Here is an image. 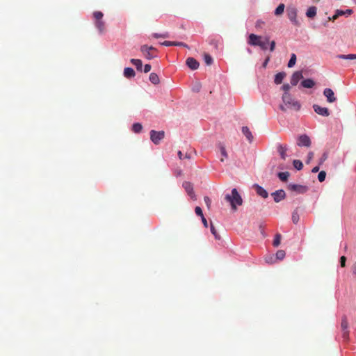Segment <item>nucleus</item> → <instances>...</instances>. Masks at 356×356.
Wrapping results in <instances>:
<instances>
[{
  "label": "nucleus",
  "mask_w": 356,
  "mask_h": 356,
  "mask_svg": "<svg viewBox=\"0 0 356 356\" xmlns=\"http://www.w3.org/2000/svg\"><path fill=\"white\" fill-rule=\"evenodd\" d=\"M269 40V36H261L251 33L248 37L247 42L251 46L259 47L261 50L265 51L268 49Z\"/></svg>",
  "instance_id": "obj_1"
},
{
  "label": "nucleus",
  "mask_w": 356,
  "mask_h": 356,
  "mask_svg": "<svg viewBox=\"0 0 356 356\" xmlns=\"http://www.w3.org/2000/svg\"><path fill=\"white\" fill-rule=\"evenodd\" d=\"M282 99L283 104L280 106V108L282 111H286L287 109L298 111L300 108V103L294 99L289 92H284Z\"/></svg>",
  "instance_id": "obj_2"
},
{
  "label": "nucleus",
  "mask_w": 356,
  "mask_h": 356,
  "mask_svg": "<svg viewBox=\"0 0 356 356\" xmlns=\"http://www.w3.org/2000/svg\"><path fill=\"white\" fill-rule=\"evenodd\" d=\"M225 199L230 203L233 210H236L237 206H241L243 204L242 197L236 188L232 190L231 194H227Z\"/></svg>",
  "instance_id": "obj_3"
},
{
  "label": "nucleus",
  "mask_w": 356,
  "mask_h": 356,
  "mask_svg": "<svg viewBox=\"0 0 356 356\" xmlns=\"http://www.w3.org/2000/svg\"><path fill=\"white\" fill-rule=\"evenodd\" d=\"M298 10L295 6H289L286 9V14L289 19L294 25L298 26L300 23L297 19Z\"/></svg>",
  "instance_id": "obj_4"
},
{
  "label": "nucleus",
  "mask_w": 356,
  "mask_h": 356,
  "mask_svg": "<svg viewBox=\"0 0 356 356\" xmlns=\"http://www.w3.org/2000/svg\"><path fill=\"white\" fill-rule=\"evenodd\" d=\"M140 51L144 56L148 60H151L156 56L154 54L156 49L152 46L143 45L140 47Z\"/></svg>",
  "instance_id": "obj_5"
},
{
  "label": "nucleus",
  "mask_w": 356,
  "mask_h": 356,
  "mask_svg": "<svg viewBox=\"0 0 356 356\" xmlns=\"http://www.w3.org/2000/svg\"><path fill=\"white\" fill-rule=\"evenodd\" d=\"M165 133L163 131H156L152 130L150 131L151 140L156 145L159 144L160 141L164 138Z\"/></svg>",
  "instance_id": "obj_6"
},
{
  "label": "nucleus",
  "mask_w": 356,
  "mask_h": 356,
  "mask_svg": "<svg viewBox=\"0 0 356 356\" xmlns=\"http://www.w3.org/2000/svg\"><path fill=\"white\" fill-rule=\"evenodd\" d=\"M313 108H314V111L320 115H322L324 117H327V116L330 115V111H329L328 108L326 107H322V106H320L319 105L314 104Z\"/></svg>",
  "instance_id": "obj_7"
},
{
  "label": "nucleus",
  "mask_w": 356,
  "mask_h": 356,
  "mask_svg": "<svg viewBox=\"0 0 356 356\" xmlns=\"http://www.w3.org/2000/svg\"><path fill=\"white\" fill-rule=\"evenodd\" d=\"M297 145L298 146L309 147L311 145V140L307 135H301L298 139Z\"/></svg>",
  "instance_id": "obj_8"
},
{
  "label": "nucleus",
  "mask_w": 356,
  "mask_h": 356,
  "mask_svg": "<svg viewBox=\"0 0 356 356\" xmlns=\"http://www.w3.org/2000/svg\"><path fill=\"white\" fill-rule=\"evenodd\" d=\"M323 95L329 103H333L337 100L333 90L330 88H325L323 91Z\"/></svg>",
  "instance_id": "obj_9"
},
{
  "label": "nucleus",
  "mask_w": 356,
  "mask_h": 356,
  "mask_svg": "<svg viewBox=\"0 0 356 356\" xmlns=\"http://www.w3.org/2000/svg\"><path fill=\"white\" fill-rule=\"evenodd\" d=\"M183 187L188 193V195L191 197V199L195 200V195L193 192V188L192 184L190 182L184 181L183 183Z\"/></svg>",
  "instance_id": "obj_10"
},
{
  "label": "nucleus",
  "mask_w": 356,
  "mask_h": 356,
  "mask_svg": "<svg viewBox=\"0 0 356 356\" xmlns=\"http://www.w3.org/2000/svg\"><path fill=\"white\" fill-rule=\"evenodd\" d=\"M272 196L275 202H280L285 198L286 193L283 190H277L272 193Z\"/></svg>",
  "instance_id": "obj_11"
},
{
  "label": "nucleus",
  "mask_w": 356,
  "mask_h": 356,
  "mask_svg": "<svg viewBox=\"0 0 356 356\" xmlns=\"http://www.w3.org/2000/svg\"><path fill=\"white\" fill-rule=\"evenodd\" d=\"M253 187L255 189V191L258 195L261 196L263 198L268 197V193L263 187L260 186L258 184H254Z\"/></svg>",
  "instance_id": "obj_12"
},
{
  "label": "nucleus",
  "mask_w": 356,
  "mask_h": 356,
  "mask_svg": "<svg viewBox=\"0 0 356 356\" xmlns=\"http://www.w3.org/2000/svg\"><path fill=\"white\" fill-rule=\"evenodd\" d=\"M341 327L343 332V337L344 339H346L348 336V321H347V318L346 316H344L341 320Z\"/></svg>",
  "instance_id": "obj_13"
},
{
  "label": "nucleus",
  "mask_w": 356,
  "mask_h": 356,
  "mask_svg": "<svg viewBox=\"0 0 356 356\" xmlns=\"http://www.w3.org/2000/svg\"><path fill=\"white\" fill-rule=\"evenodd\" d=\"M302 78V74L300 71L295 72L291 76V83L293 86H296L299 81Z\"/></svg>",
  "instance_id": "obj_14"
},
{
  "label": "nucleus",
  "mask_w": 356,
  "mask_h": 356,
  "mask_svg": "<svg viewBox=\"0 0 356 356\" xmlns=\"http://www.w3.org/2000/svg\"><path fill=\"white\" fill-rule=\"evenodd\" d=\"M289 188L293 191H296L299 193H304L307 191V187L298 184H289Z\"/></svg>",
  "instance_id": "obj_15"
},
{
  "label": "nucleus",
  "mask_w": 356,
  "mask_h": 356,
  "mask_svg": "<svg viewBox=\"0 0 356 356\" xmlns=\"http://www.w3.org/2000/svg\"><path fill=\"white\" fill-rule=\"evenodd\" d=\"M186 65L191 70H196L199 67V63L193 58H188L186 60Z\"/></svg>",
  "instance_id": "obj_16"
},
{
  "label": "nucleus",
  "mask_w": 356,
  "mask_h": 356,
  "mask_svg": "<svg viewBox=\"0 0 356 356\" xmlns=\"http://www.w3.org/2000/svg\"><path fill=\"white\" fill-rule=\"evenodd\" d=\"M286 151H287V147L286 145H279L277 147V152H279L281 158L283 160H285L287 155H286Z\"/></svg>",
  "instance_id": "obj_17"
},
{
  "label": "nucleus",
  "mask_w": 356,
  "mask_h": 356,
  "mask_svg": "<svg viewBox=\"0 0 356 356\" xmlns=\"http://www.w3.org/2000/svg\"><path fill=\"white\" fill-rule=\"evenodd\" d=\"M242 133L250 143L252 141L253 136L248 127H242Z\"/></svg>",
  "instance_id": "obj_18"
},
{
  "label": "nucleus",
  "mask_w": 356,
  "mask_h": 356,
  "mask_svg": "<svg viewBox=\"0 0 356 356\" xmlns=\"http://www.w3.org/2000/svg\"><path fill=\"white\" fill-rule=\"evenodd\" d=\"M314 85V81L311 79H305L301 82V86L305 88H312Z\"/></svg>",
  "instance_id": "obj_19"
},
{
  "label": "nucleus",
  "mask_w": 356,
  "mask_h": 356,
  "mask_svg": "<svg viewBox=\"0 0 356 356\" xmlns=\"http://www.w3.org/2000/svg\"><path fill=\"white\" fill-rule=\"evenodd\" d=\"M161 45L170 47V46H183L187 47V44L183 42H171V41H164L161 43Z\"/></svg>",
  "instance_id": "obj_20"
},
{
  "label": "nucleus",
  "mask_w": 356,
  "mask_h": 356,
  "mask_svg": "<svg viewBox=\"0 0 356 356\" xmlns=\"http://www.w3.org/2000/svg\"><path fill=\"white\" fill-rule=\"evenodd\" d=\"M316 13L317 8L315 6H311L307 9L306 12V15L309 18H313L316 15Z\"/></svg>",
  "instance_id": "obj_21"
},
{
  "label": "nucleus",
  "mask_w": 356,
  "mask_h": 356,
  "mask_svg": "<svg viewBox=\"0 0 356 356\" xmlns=\"http://www.w3.org/2000/svg\"><path fill=\"white\" fill-rule=\"evenodd\" d=\"M135 72L134 70L131 68V67H126L124 68V76L126 77V78H132L135 76Z\"/></svg>",
  "instance_id": "obj_22"
},
{
  "label": "nucleus",
  "mask_w": 356,
  "mask_h": 356,
  "mask_svg": "<svg viewBox=\"0 0 356 356\" xmlns=\"http://www.w3.org/2000/svg\"><path fill=\"white\" fill-rule=\"evenodd\" d=\"M286 76V74L284 72H279L277 74H275V83L276 84H280L283 79H284V77Z\"/></svg>",
  "instance_id": "obj_23"
},
{
  "label": "nucleus",
  "mask_w": 356,
  "mask_h": 356,
  "mask_svg": "<svg viewBox=\"0 0 356 356\" xmlns=\"http://www.w3.org/2000/svg\"><path fill=\"white\" fill-rule=\"evenodd\" d=\"M338 58L344 59V60H354L356 59V54H339L337 56Z\"/></svg>",
  "instance_id": "obj_24"
},
{
  "label": "nucleus",
  "mask_w": 356,
  "mask_h": 356,
  "mask_svg": "<svg viewBox=\"0 0 356 356\" xmlns=\"http://www.w3.org/2000/svg\"><path fill=\"white\" fill-rule=\"evenodd\" d=\"M130 62L134 65L136 66L137 70H138V71H141L142 70L143 63H142L141 60L132 58V59H131Z\"/></svg>",
  "instance_id": "obj_25"
},
{
  "label": "nucleus",
  "mask_w": 356,
  "mask_h": 356,
  "mask_svg": "<svg viewBox=\"0 0 356 356\" xmlns=\"http://www.w3.org/2000/svg\"><path fill=\"white\" fill-rule=\"evenodd\" d=\"M149 81L154 85L158 84L159 83V76L156 73H151L149 74Z\"/></svg>",
  "instance_id": "obj_26"
},
{
  "label": "nucleus",
  "mask_w": 356,
  "mask_h": 356,
  "mask_svg": "<svg viewBox=\"0 0 356 356\" xmlns=\"http://www.w3.org/2000/svg\"><path fill=\"white\" fill-rule=\"evenodd\" d=\"M285 6L284 3H280L275 10V15L277 16L281 15L284 10Z\"/></svg>",
  "instance_id": "obj_27"
},
{
  "label": "nucleus",
  "mask_w": 356,
  "mask_h": 356,
  "mask_svg": "<svg viewBox=\"0 0 356 356\" xmlns=\"http://www.w3.org/2000/svg\"><path fill=\"white\" fill-rule=\"evenodd\" d=\"M285 257V252L282 250H278L276 254H275V259H276V261L277 260H282Z\"/></svg>",
  "instance_id": "obj_28"
},
{
  "label": "nucleus",
  "mask_w": 356,
  "mask_h": 356,
  "mask_svg": "<svg viewBox=\"0 0 356 356\" xmlns=\"http://www.w3.org/2000/svg\"><path fill=\"white\" fill-rule=\"evenodd\" d=\"M282 236L280 234H276L273 242V245L275 247H277L281 242Z\"/></svg>",
  "instance_id": "obj_29"
},
{
  "label": "nucleus",
  "mask_w": 356,
  "mask_h": 356,
  "mask_svg": "<svg viewBox=\"0 0 356 356\" xmlns=\"http://www.w3.org/2000/svg\"><path fill=\"white\" fill-rule=\"evenodd\" d=\"M220 154L222 155V158L220 159V161L223 162L225 159L227 158V153L224 146L220 145Z\"/></svg>",
  "instance_id": "obj_30"
},
{
  "label": "nucleus",
  "mask_w": 356,
  "mask_h": 356,
  "mask_svg": "<svg viewBox=\"0 0 356 356\" xmlns=\"http://www.w3.org/2000/svg\"><path fill=\"white\" fill-rule=\"evenodd\" d=\"M265 261L268 264H274L276 262V259H275V257L274 255L273 254H269V255H267L265 257Z\"/></svg>",
  "instance_id": "obj_31"
},
{
  "label": "nucleus",
  "mask_w": 356,
  "mask_h": 356,
  "mask_svg": "<svg viewBox=\"0 0 356 356\" xmlns=\"http://www.w3.org/2000/svg\"><path fill=\"white\" fill-rule=\"evenodd\" d=\"M296 62V56L295 54H292L291 56V58L288 63V67H293Z\"/></svg>",
  "instance_id": "obj_32"
},
{
  "label": "nucleus",
  "mask_w": 356,
  "mask_h": 356,
  "mask_svg": "<svg viewBox=\"0 0 356 356\" xmlns=\"http://www.w3.org/2000/svg\"><path fill=\"white\" fill-rule=\"evenodd\" d=\"M345 15L344 10H337L335 12V14L332 16V18H330V20H335L337 19L339 16Z\"/></svg>",
  "instance_id": "obj_33"
},
{
  "label": "nucleus",
  "mask_w": 356,
  "mask_h": 356,
  "mask_svg": "<svg viewBox=\"0 0 356 356\" xmlns=\"http://www.w3.org/2000/svg\"><path fill=\"white\" fill-rule=\"evenodd\" d=\"M289 173L288 172H282L278 174V177L282 181H286L288 179Z\"/></svg>",
  "instance_id": "obj_34"
},
{
  "label": "nucleus",
  "mask_w": 356,
  "mask_h": 356,
  "mask_svg": "<svg viewBox=\"0 0 356 356\" xmlns=\"http://www.w3.org/2000/svg\"><path fill=\"white\" fill-rule=\"evenodd\" d=\"M204 60L205 63H206L207 65H211V64H212V63H213V58H212V57H211L210 55L207 54H205L204 55Z\"/></svg>",
  "instance_id": "obj_35"
},
{
  "label": "nucleus",
  "mask_w": 356,
  "mask_h": 356,
  "mask_svg": "<svg viewBox=\"0 0 356 356\" xmlns=\"http://www.w3.org/2000/svg\"><path fill=\"white\" fill-rule=\"evenodd\" d=\"M142 129V125L140 123H134L132 126V130L135 133H139Z\"/></svg>",
  "instance_id": "obj_36"
},
{
  "label": "nucleus",
  "mask_w": 356,
  "mask_h": 356,
  "mask_svg": "<svg viewBox=\"0 0 356 356\" xmlns=\"http://www.w3.org/2000/svg\"><path fill=\"white\" fill-rule=\"evenodd\" d=\"M95 25H96V27L98 29V30L100 32H102L104 31V22L102 20H101V21H96Z\"/></svg>",
  "instance_id": "obj_37"
},
{
  "label": "nucleus",
  "mask_w": 356,
  "mask_h": 356,
  "mask_svg": "<svg viewBox=\"0 0 356 356\" xmlns=\"http://www.w3.org/2000/svg\"><path fill=\"white\" fill-rule=\"evenodd\" d=\"M293 166L295 168L300 170L303 168V164L300 160H294Z\"/></svg>",
  "instance_id": "obj_38"
},
{
  "label": "nucleus",
  "mask_w": 356,
  "mask_h": 356,
  "mask_svg": "<svg viewBox=\"0 0 356 356\" xmlns=\"http://www.w3.org/2000/svg\"><path fill=\"white\" fill-rule=\"evenodd\" d=\"M93 16L96 19V21H101L103 17V13L100 11H95L93 13Z\"/></svg>",
  "instance_id": "obj_39"
},
{
  "label": "nucleus",
  "mask_w": 356,
  "mask_h": 356,
  "mask_svg": "<svg viewBox=\"0 0 356 356\" xmlns=\"http://www.w3.org/2000/svg\"><path fill=\"white\" fill-rule=\"evenodd\" d=\"M326 173L325 171H321L318 175V179L320 182L323 181L325 179Z\"/></svg>",
  "instance_id": "obj_40"
},
{
  "label": "nucleus",
  "mask_w": 356,
  "mask_h": 356,
  "mask_svg": "<svg viewBox=\"0 0 356 356\" xmlns=\"http://www.w3.org/2000/svg\"><path fill=\"white\" fill-rule=\"evenodd\" d=\"M210 229H211V232L212 233V234L215 236V238L216 239H219L220 238V236L219 235L217 234V232L214 227V226L211 224V227H210Z\"/></svg>",
  "instance_id": "obj_41"
},
{
  "label": "nucleus",
  "mask_w": 356,
  "mask_h": 356,
  "mask_svg": "<svg viewBox=\"0 0 356 356\" xmlns=\"http://www.w3.org/2000/svg\"><path fill=\"white\" fill-rule=\"evenodd\" d=\"M299 220V216L297 212H293L292 213V221L293 223L296 224Z\"/></svg>",
  "instance_id": "obj_42"
},
{
  "label": "nucleus",
  "mask_w": 356,
  "mask_h": 356,
  "mask_svg": "<svg viewBox=\"0 0 356 356\" xmlns=\"http://www.w3.org/2000/svg\"><path fill=\"white\" fill-rule=\"evenodd\" d=\"M195 212L197 216H199L200 217L204 216L203 213H202V209L200 207H195Z\"/></svg>",
  "instance_id": "obj_43"
},
{
  "label": "nucleus",
  "mask_w": 356,
  "mask_h": 356,
  "mask_svg": "<svg viewBox=\"0 0 356 356\" xmlns=\"http://www.w3.org/2000/svg\"><path fill=\"white\" fill-rule=\"evenodd\" d=\"M313 158H314V152H309L307 154V159L306 163H309L311 162V161L313 159Z\"/></svg>",
  "instance_id": "obj_44"
},
{
  "label": "nucleus",
  "mask_w": 356,
  "mask_h": 356,
  "mask_svg": "<svg viewBox=\"0 0 356 356\" xmlns=\"http://www.w3.org/2000/svg\"><path fill=\"white\" fill-rule=\"evenodd\" d=\"M264 24V22L262 20H257L255 23V27L257 29H260L262 28V25Z\"/></svg>",
  "instance_id": "obj_45"
},
{
  "label": "nucleus",
  "mask_w": 356,
  "mask_h": 356,
  "mask_svg": "<svg viewBox=\"0 0 356 356\" xmlns=\"http://www.w3.org/2000/svg\"><path fill=\"white\" fill-rule=\"evenodd\" d=\"M204 202L207 205V207L209 209L211 204V200L209 197H204Z\"/></svg>",
  "instance_id": "obj_46"
},
{
  "label": "nucleus",
  "mask_w": 356,
  "mask_h": 356,
  "mask_svg": "<svg viewBox=\"0 0 356 356\" xmlns=\"http://www.w3.org/2000/svg\"><path fill=\"white\" fill-rule=\"evenodd\" d=\"M153 36L156 38H168V33H163V34H159V33H154L153 34Z\"/></svg>",
  "instance_id": "obj_47"
},
{
  "label": "nucleus",
  "mask_w": 356,
  "mask_h": 356,
  "mask_svg": "<svg viewBox=\"0 0 356 356\" xmlns=\"http://www.w3.org/2000/svg\"><path fill=\"white\" fill-rule=\"evenodd\" d=\"M268 44H270V51H273L275 48V42L274 40H272L271 42L269 41Z\"/></svg>",
  "instance_id": "obj_48"
},
{
  "label": "nucleus",
  "mask_w": 356,
  "mask_h": 356,
  "mask_svg": "<svg viewBox=\"0 0 356 356\" xmlns=\"http://www.w3.org/2000/svg\"><path fill=\"white\" fill-rule=\"evenodd\" d=\"M290 88H291V87L288 83L284 84L282 86V89L284 91V92H288L289 90H290Z\"/></svg>",
  "instance_id": "obj_49"
},
{
  "label": "nucleus",
  "mask_w": 356,
  "mask_h": 356,
  "mask_svg": "<svg viewBox=\"0 0 356 356\" xmlns=\"http://www.w3.org/2000/svg\"><path fill=\"white\" fill-rule=\"evenodd\" d=\"M346 258L345 256H342L340 258V264L341 267H344L346 265Z\"/></svg>",
  "instance_id": "obj_50"
},
{
  "label": "nucleus",
  "mask_w": 356,
  "mask_h": 356,
  "mask_svg": "<svg viewBox=\"0 0 356 356\" xmlns=\"http://www.w3.org/2000/svg\"><path fill=\"white\" fill-rule=\"evenodd\" d=\"M201 86L200 83H196V84L193 86V90L195 92H198L200 90Z\"/></svg>",
  "instance_id": "obj_51"
},
{
  "label": "nucleus",
  "mask_w": 356,
  "mask_h": 356,
  "mask_svg": "<svg viewBox=\"0 0 356 356\" xmlns=\"http://www.w3.org/2000/svg\"><path fill=\"white\" fill-rule=\"evenodd\" d=\"M151 68H152V67H151V65L149 64L145 65V66H144V72L145 73L149 72L151 70Z\"/></svg>",
  "instance_id": "obj_52"
},
{
  "label": "nucleus",
  "mask_w": 356,
  "mask_h": 356,
  "mask_svg": "<svg viewBox=\"0 0 356 356\" xmlns=\"http://www.w3.org/2000/svg\"><path fill=\"white\" fill-rule=\"evenodd\" d=\"M201 218H202V222L204 224V226L205 227H208V223H207V220H206L204 216L201 217Z\"/></svg>",
  "instance_id": "obj_53"
},
{
  "label": "nucleus",
  "mask_w": 356,
  "mask_h": 356,
  "mask_svg": "<svg viewBox=\"0 0 356 356\" xmlns=\"http://www.w3.org/2000/svg\"><path fill=\"white\" fill-rule=\"evenodd\" d=\"M326 159H327V155H326V154H324L323 155L322 158L321 159L319 163L322 164L326 160Z\"/></svg>",
  "instance_id": "obj_54"
},
{
  "label": "nucleus",
  "mask_w": 356,
  "mask_h": 356,
  "mask_svg": "<svg viewBox=\"0 0 356 356\" xmlns=\"http://www.w3.org/2000/svg\"><path fill=\"white\" fill-rule=\"evenodd\" d=\"M353 13V10L351 9H347L344 11L345 15H350Z\"/></svg>",
  "instance_id": "obj_55"
},
{
  "label": "nucleus",
  "mask_w": 356,
  "mask_h": 356,
  "mask_svg": "<svg viewBox=\"0 0 356 356\" xmlns=\"http://www.w3.org/2000/svg\"><path fill=\"white\" fill-rule=\"evenodd\" d=\"M319 171V167L318 166H316L314 167L312 170V172L313 173H316Z\"/></svg>",
  "instance_id": "obj_56"
},
{
  "label": "nucleus",
  "mask_w": 356,
  "mask_h": 356,
  "mask_svg": "<svg viewBox=\"0 0 356 356\" xmlns=\"http://www.w3.org/2000/svg\"><path fill=\"white\" fill-rule=\"evenodd\" d=\"M178 156L179 158V159H183L184 158V156L183 155L182 152L181 151H179L178 153Z\"/></svg>",
  "instance_id": "obj_57"
},
{
  "label": "nucleus",
  "mask_w": 356,
  "mask_h": 356,
  "mask_svg": "<svg viewBox=\"0 0 356 356\" xmlns=\"http://www.w3.org/2000/svg\"><path fill=\"white\" fill-rule=\"evenodd\" d=\"M268 61V58L265 60V62L264 63V66H265L267 64Z\"/></svg>",
  "instance_id": "obj_58"
},
{
  "label": "nucleus",
  "mask_w": 356,
  "mask_h": 356,
  "mask_svg": "<svg viewBox=\"0 0 356 356\" xmlns=\"http://www.w3.org/2000/svg\"><path fill=\"white\" fill-rule=\"evenodd\" d=\"M184 158L190 159V156H189L188 154H186L184 156Z\"/></svg>",
  "instance_id": "obj_59"
},
{
  "label": "nucleus",
  "mask_w": 356,
  "mask_h": 356,
  "mask_svg": "<svg viewBox=\"0 0 356 356\" xmlns=\"http://www.w3.org/2000/svg\"><path fill=\"white\" fill-rule=\"evenodd\" d=\"M353 274L356 276V267L353 270Z\"/></svg>",
  "instance_id": "obj_60"
}]
</instances>
